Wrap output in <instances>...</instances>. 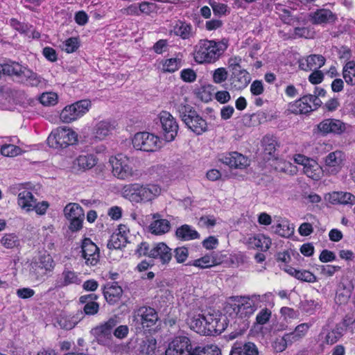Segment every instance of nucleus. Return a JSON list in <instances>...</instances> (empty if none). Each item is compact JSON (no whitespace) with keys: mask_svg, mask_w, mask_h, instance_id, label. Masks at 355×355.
Returning a JSON list of instances; mask_svg holds the SVG:
<instances>
[{"mask_svg":"<svg viewBox=\"0 0 355 355\" xmlns=\"http://www.w3.org/2000/svg\"><path fill=\"white\" fill-rule=\"evenodd\" d=\"M64 216L70 220L69 229L73 231H78L83 227L84 212L82 207L77 203H69L64 208Z\"/></svg>","mask_w":355,"mask_h":355,"instance_id":"4468645a","label":"nucleus"},{"mask_svg":"<svg viewBox=\"0 0 355 355\" xmlns=\"http://www.w3.org/2000/svg\"><path fill=\"white\" fill-rule=\"evenodd\" d=\"M220 160L234 168H244L249 165L248 159L237 152H231L221 155Z\"/></svg>","mask_w":355,"mask_h":355,"instance_id":"4be33fe9","label":"nucleus"},{"mask_svg":"<svg viewBox=\"0 0 355 355\" xmlns=\"http://www.w3.org/2000/svg\"><path fill=\"white\" fill-rule=\"evenodd\" d=\"M91 107V102L88 100L77 101L66 106L60 114V119L63 123H71L85 114Z\"/></svg>","mask_w":355,"mask_h":355,"instance_id":"6e6552de","label":"nucleus"},{"mask_svg":"<svg viewBox=\"0 0 355 355\" xmlns=\"http://www.w3.org/2000/svg\"><path fill=\"white\" fill-rule=\"evenodd\" d=\"M150 257L159 259L165 263L171 259L172 254L171 249L165 243H159L150 250Z\"/></svg>","mask_w":355,"mask_h":355,"instance_id":"a878e982","label":"nucleus"},{"mask_svg":"<svg viewBox=\"0 0 355 355\" xmlns=\"http://www.w3.org/2000/svg\"><path fill=\"white\" fill-rule=\"evenodd\" d=\"M2 69H3V74H7L9 76H16L19 78L22 76V71L24 69V67L21 66L17 62H11L5 64H1Z\"/></svg>","mask_w":355,"mask_h":355,"instance_id":"a18cd8bd","label":"nucleus"},{"mask_svg":"<svg viewBox=\"0 0 355 355\" xmlns=\"http://www.w3.org/2000/svg\"><path fill=\"white\" fill-rule=\"evenodd\" d=\"M288 110L295 114H307L313 111V106L306 105L302 97L299 100L290 103Z\"/></svg>","mask_w":355,"mask_h":355,"instance_id":"a19ab883","label":"nucleus"},{"mask_svg":"<svg viewBox=\"0 0 355 355\" xmlns=\"http://www.w3.org/2000/svg\"><path fill=\"white\" fill-rule=\"evenodd\" d=\"M329 199L332 203L354 205L355 196L349 192L337 191L330 194Z\"/></svg>","mask_w":355,"mask_h":355,"instance_id":"c9c22d12","label":"nucleus"},{"mask_svg":"<svg viewBox=\"0 0 355 355\" xmlns=\"http://www.w3.org/2000/svg\"><path fill=\"white\" fill-rule=\"evenodd\" d=\"M344 324H337L334 329L329 331L325 336L324 342L327 345L336 343L343 335L345 329Z\"/></svg>","mask_w":355,"mask_h":355,"instance_id":"c03bdc74","label":"nucleus"},{"mask_svg":"<svg viewBox=\"0 0 355 355\" xmlns=\"http://www.w3.org/2000/svg\"><path fill=\"white\" fill-rule=\"evenodd\" d=\"M36 201L37 200L33 193L28 190L23 189L18 193L17 204L22 209L26 211L33 210Z\"/></svg>","mask_w":355,"mask_h":355,"instance_id":"cd10ccee","label":"nucleus"},{"mask_svg":"<svg viewBox=\"0 0 355 355\" xmlns=\"http://www.w3.org/2000/svg\"><path fill=\"white\" fill-rule=\"evenodd\" d=\"M9 25L15 31H18L21 34L28 35L30 32L31 26L28 24H25L19 21L15 18H11L8 22Z\"/></svg>","mask_w":355,"mask_h":355,"instance_id":"5fc2aeb1","label":"nucleus"},{"mask_svg":"<svg viewBox=\"0 0 355 355\" xmlns=\"http://www.w3.org/2000/svg\"><path fill=\"white\" fill-rule=\"evenodd\" d=\"M293 343V341L291 338V336L286 334L283 337L279 339H277L273 344V347L277 352H284L288 345Z\"/></svg>","mask_w":355,"mask_h":355,"instance_id":"864d4df0","label":"nucleus"},{"mask_svg":"<svg viewBox=\"0 0 355 355\" xmlns=\"http://www.w3.org/2000/svg\"><path fill=\"white\" fill-rule=\"evenodd\" d=\"M271 315V311L267 308H264L257 313L256 316V322L261 325L265 324L269 321Z\"/></svg>","mask_w":355,"mask_h":355,"instance_id":"e2e57ef3","label":"nucleus"},{"mask_svg":"<svg viewBox=\"0 0 355 355\" xmlns=\"http://www.w3.org/2000/svg\"><path fill=\"white\" fill-rule=\"evenodd\" d=\"M310 327L311 324L309 323H302L295 327L294 331L288 334L291 336V338L295 343L305 336Z\"/></svg>","mask_w":355,"mask_h":355,"instance_id":"09e8293b","label":"nucleus"},{"mask_svg":"<svg viewBox=\"0 0 355 355\" xmlns=\"http://www.w3.org/2000/svg\"><path fill=\"white\" fill-rule=\"evenodd\" d=\"M122 288L117 285L105 288L103 294L106 301L110 304L116 303L122 295Z\"/></svg>","mask_w":355,"mask_h":355,"instance_id":"ea45409f","label":"nucleus"},{"mask_svg":"<svg viewBox=\"0 0 355 355\" xmlns=\"http://www.w3.org/2000/svg\"><path fill=\"white\" fill-rule=\"evenodd\" d=\"M112 168V174L114 177L122 180L137 179L138 171L134 169L131 159L123 154H118L111 157L109 159Z\"/></svg>","mask_w":355,"mask_h":355,"instance_id":"423d86ee","label":"nucleus"},{"mask_svg":"<svg viewBox=\"0 0 355 355\" xmlns=\"http://www.w3.org/2000/svg\"><path fill=\"white\" fill-rule=\"evenodd\" d=\"M133 318L143 328H150L155 326L158 320V315L155 310L147 306H141L135 311Z\"/></svg>","mask_w":355,"mask_h":355,"instance_id":"2eb2a0df","label":"nucleus"},{"mask_svg":"<svg viewBox=\"0 0 355 355\" xmlns=\"http://www.w3.org/2000/svg\"><path fill=\"white\" fill-rule=\"evenodd\" d=\"M229 46L227 39L220 40L203 39L198 41L193 50V58L198 64L216 62Z\"/></svg>","mask_w":355,"mask_h":355,"instance_id":"7ed1b4c3","label":"nucleus"},{"mask_svg":"<svg viewBox=\"0 0 355 355\" xmlns=\"http://www.w3.org/2000/svg\"><path fill=\"white\" fill-rule=\"evenodd\" d=\"M272 229L275 234L282 237H289L294 233V227L287 220L282 219L276 225H273Z\"/></svg>","mask_w":355,"mask_h":355,"instance_id":"4c0bfd02","label":"nucleus"},{"mask_svg":"<svg viewBox=\"0 0 355 355\" xmlns=\"http://www.w3.org/2000/svg\"><path fill=\"white\" fill-rule=\"evenodd\" d=\"M345 124L335 119H327L319 123L313 132L315 134L327 135L329 133L341 134L345 130Z\"/></svg>","mask_w":355,"mask_h":355,"instance_id":"f3484780","label":"nucleus"},{"mask_svg":"<svg viewBox=\"0 0 355 355\" xmlns=\"http://www.w3.org/2000/svg\"><path fill=\"white\" fill-rule=\"evenodd\" d=\"M189 255L188 249L185 247L177 248L175 250V258L178 263H183Z\"/></svg>","mask_w":355,"mask_h":355,"instance_id":"774afa93","label":"nucleus"},{"mask_svg":"<svg viewBox=\"0 0 355 355\" xmlns=\"http://www.w3.org/2000/svg\"><path fill=\"white\" fill-rule=\"evenodd\" d=\"M159 119L165 140H174L178 131V124L175 119L168 112L162 111L159 114Z\"/></svg>","mask_w":355,"mask_h":355,"instance_id":"dca6fc26","label":"nucleus"},{"mask_svg":"<svg viewBox=\"0 0 355 355\" xmlns=\"http://www.w3.org/2000/svg\"><path fill=\"white\" fill-rule=\"evenodd\" d=\"M119 321L116 316L110 318L107 322L96 327L92 330L98 343L103 345H110L112 343V332Z\"/></svg>","mask_w":355,"mask_h":355,"instance_id":"f8f14e48","label":"nucleus"},{"mask_svg":"<svg viewBox=\"0 0 355 355\" xmlns=\"http://www.w3.org/2000/svg\"><path fill=\"white\" fill-rule=\"evenodd\" d=\"M176 111L186 126L196 135H202L208 130L207 121L190 105L180 103L175 105Z\"/></svg>","mask_w":355,"mask_h":355,"instance_id":"39448f33","label":"nucleus"},{"mask_svg":"<svg viewBox=\"0 0 355 355\" xmlns=\"http://www.w3.org/2000/svg\"><path fill=\"white\" fill-rule=\"evenodd\" d=\"M285 271L290 275L295 277L302 282L313 283L317 281V277L311 272L306 270H297L293 267L288 266Z\"/></svg>","mask_w":355,"mask_h":355,"instance_id":"7c9ffc66","label":"nucleus"},{"mask_svg":"<svg viewBox=\"0 0 355 355\" xmlns=\"http://www.w3.org/2000/svg\"><path fill=\"white\" fill-rule=\"evenodd\" d=\"M352 288L343 285L340 286L336 295V302L342 304L347 302L352 295Z\"/></svg>","mask_w":355,"mask_h":355,"instance_id":"8fccbe9b","label":"nucleus"},{"mask_svg":"<svg viewBox=\"0 0 355 355\" xmlns=\"http://www.w3.org/2000/svg\"><path fill=\"white\" fill-rule=\"evenodd\" d=\"M250 80V75L245 69L232 73L230 78V86L235 90H241L245 88Z\"/></svg>","mask_w":355,"mask_h":355,"instance_id":"5701e85b","label":"nucleus"},{"mask_svg":"<svg viewBox=\"0 0 355 355\" xmlns=\"http://www.w3.org/2000/svg\"><path fill=\"white\" fill-rule=\"evenodd\" d=\"M325 63V59L320 55H311L300 60V67L304 71H311L321 68Z\"/></svg>","mask_w":355,"mask_h":355,"instance_id":"b1692460","label":"nucleus"},{"mask_svg":"<svg viewBox=\"0 0 355 355\" xmlns=\"http://www.w3.org/2000/svg\"><path fill=\"white\" fill-rule=\"evenodd\" d=\"M21 81L32 87H38L42 83V78L31 70L24 67L22 76L19 77Z\"/></svg>","mask_w":355,"mask_h":355,"instance_id":"58836bf2","label":"nucleus"},{"mask_svg":"<svg viewBox=\"0 0 355 355\" xmlns=\"http://www.w3.org/2000/svg\"><path fill=\"white\" fill-rule=\"evenodd\" d=\"M175 234L179 239L183 241H190L200 238L198 232L188 225H183L178 227Z\"/></svg>","mask_w":355,"mask_h":355,"instance_id":"f704fd0d","label":"nucleus"},{"mask_svg":"<svg viewBox=\"0 0 355 355\" xmlns=\"http://www.w3.org/2000/svg\"><path fill=\"white\" fill-rule=\"evenodd\" d=\"M155 220L150 224V229L153 234L161 235L168 232L170 230V223L166 219L157 218V216L154 215Z\"/></svg>","mask_w":355,"mask_h":355,"instance_id":"e433bc0d","label":"nucleus"},{"mask_svg":"<svg viewBox=\"0 0 355 355\" xmlns=\"http://www.w3.org/2000/svg\"><path fill=\"white\" fill-rule=\"evenodd\" d=\"M227 71L223 67H220L214 71L213 80L215 83L219 84L224 82L227 78Z\"/></svg>","mask_w":355,"mask_h":355,"instance_id":"69168bd1","label":"nucleus"},{"mask_svg":"<svg viewBox=\"0 0 355 355\" xmlns=\"http://www.w3.org/2000/svg\"><path fill=\"white\" fill-rule=\"evenodd\" d=\"M310 21L313 24L334 22L336 19L335 14L328 9H319L309 14Z\"/></svg>","mask_w":355,"mask_h":355,"instance_id":"393cba45","label":"nucleus"},{"mask_svg":"<svg viewBox=\"0 0 355 355\" xmlns=\"http://www.w3.org/2000/svg\"><path fill=\"white\" fill-rule=\"evenodd\" d=\"M40 101L45 106L55 105L58 103V95L54 92L43 93L40 97Z\"/></svg>","mask_w":355,"mask_h":355,"instance_id":"13d9d810","label":"nucleus"},{"mask_svg":"<svg viewBox=\"0 0 355 355\" xmlns=\"http://www.w3.org/2000/svg\"><path fill=\"white\" fill-rule=\"evenodd\" d=\"M3 246L6 248H12L19 244V239L15 234H6L0 241Z\"/></svg>","mask_w":355,"mask_h":355,"instance_id":"4d7b16f0","label":"nucleus"},{"mask_svg":"<svg viewBox=\"0 0 355 355\" xmlns=\"http://www.w3.org/2000/svg\"><path fill=\"white\" fill-rule=\"evenodd\" d=\"M159 138L147 132H137L132 139L133 147L137 150L153 152L160 146Z\"/></svg>","mask_w":355,"mask_h":355,"instance_id":"9d476101","label":"nucleus"},{"mask_svg":"<svg viewBox=\"0 0 355 355\" xmlns=\"http://www.w3.org/2000/svg\"><path fill=\"white\" fill-rule=\"evenodd\" d=\"M128 242V238L113 233L107 242V246L110 250H117L125 247Z\"/></svg>","mask_w":355,"mask_h":355,"instance_id":"49530a36","label":"nucleus"},{"mask_svg":"<svg viewBox=\"0 0 355 355\" xmlns=\"http://www.w3.org/2000/svg\"><path fill=\"white\" fill-rule=\"evenodd\" d=\"M262 144L264 153L270 156H274L277 146L276 139L272 136H266L263 138Z\"/></svg>","mask_w":355,"mask_h":355,"instance_id":"3c124183","label":"nucleus"},{"mask_svg":"<svg viewBox=\"0 0 355 355\" xmlns=\"http://www.w3.org/2000/svg\"><path fill=\"white\" fill-rule=\"evenodd\" d=\"M230 355H259V351L256 345L252 342L235 343Z\"/></svg>","mask_w":355,"mask_h":355,"instance_id":"c85d7f7f","label":"nucleus"},{"mask_svg":"<svg viewBox=\"0 0 355 355\" xmlns=\"http://www.w3.org/2000/svg\"><path fill=\"white\" fill-rule=\"evenodd\" d=\"M183 55L178 53L175 58L162 61V69L164 72L173 73L178 70L182 65Z\"/></svg>","mask_w":355,"mask_h":355,"instance_id":"72a5a7b5","label":"nucleus"},{"mask_svg":"<svg viewBox=\"0 0 355 355\" xmlns=\"http://www.w3.org/2000/svg\"><path fill=\"white\" fill-rule=\"evenodd\" d=\"M81 280L77 272L69 268H64L57 281L59 287H64L70 284H79Z\"/></svg>","mask_w":355,"mask_h":355,"instance_id":"bb28decb","label":"nucleus"},{"mask_svg":"<svg viewBox=\"0 0 355 355\" xmlns=\"http://www.w3.org/2000/svg\"><path fill=\"white\" fill-rule=\"evenodd\" d=\"M157 341L153 337L131 340L127 345V352L130 355H155Z\"/></svg>","mask_w":355,"mask_h":355,"instance_id":"1a4fd4ad","label":"nucleus"},{"mask_svg":"<svg viewBox=\"0 0 355 355\" xmlns=\"http://www.w3.org/2000/svg\"><path fill=\"white\" fill-rule=\"evenodd\" d=\"M209 5L211 6L214 15H226L230 12V9L227 5L216 2L215 1H209Z\"/></svg>","mask_w":355,"mask_h":355,"instance_id":"6e6d98bb","label":"nucleus"},{"mask_svg":"<svg viewBox=\"0 0 355 355\" xmlns=\"http://www.w3.org/2000/svg\"><path fill=\"white\" fill-rule=\"evenodd\" d=\"M169 34L187 40L193 37V31L191 24L181 20H175L170 25Z\"/></svg>","mask_w":355,"mask_h":355,"instance_id":"412c9836","label":"nucleus"},{"mask_svg":"<svg viewBox=\"0 0 355 355\" xmlns=\"http://www.w3.org/2000/svg\"><path fill=\"white\" fill-rule=\"evenodd\" d=\"M36 264L39 268L44 270V271L42 272L43 275H45L47 271H51L54 268L53 259L49 254L41 256Z\"/></svg>","mask_w":355,"mask_h":355,"instance_id":"de8ad7c7","label":"nucleus"},{"mask_svg":"<svg viewBox=\"0 0 355 355\" xmlns=\"http://www.w3.org/2000/svg\"><path fill=\"white\" fill-rule=\"evenodd\" d=\"M149 175L154 179L164 180L168 178V168L163 164H156L148 168Z\"/></svg>","mask_w":355,"mask_h":355,"instance_id":"79ce46f5","label":"nucleus"},{"mask_svg":"<svg viewBox=\"0 0 355 355\" xmlns=\"http://www.w3.org/2000/svg\"><path fill=\"white\" fill-rule=\"evenodd\" d=\"M97 299V295L94 294H89L82 295L80 297V302L85 304L83 310L86 315H95L98 313L99 305L97 302H94Z\"/></svg>","mask_w":355,"mask_h":355,"instance_id":"c756f323","label":"nucleus"},{"mask_svg":"<svg viewBox=\"0 0 355 355\" xmlns=\"http://www.w3.org/2000/svg\"><path fill=\"white\" fill-rule=\"evenodd\" d=\"M162 188L157 184H130L123 189V196L132 202L146 203L157 198Z\"/></svg>","mask_w":355,"mask_h":355,"instance_id":"20e7f679","label":"nucleus"},{"mask_svg":"<svg viewBox=\"0 0 355 355\" xmlns=\"http://www.w3.org/2000/svg\"><path fill=\"white\" fill-rule=\"evenodd\" d=\"M343 77L348 85H355V61L350 60L345 63L343 69Z\"/></svg>","mask_w":355,"mask_h":355,"instance_id":"37998d69","label":"nucleus"},{"mask_svg":"<svg viewBox=\"0 0 355 355\" xmlns=\"http://www.w3.org/2000/svg\"><path fill=\"white\" fill-rule=\"evenodd\" d=\"M198 349L192 352L190 340L187 336L175 337L168 345L165 355H197Z\"/></svg>","mask_w":355,"mask_h":355,"instance_id":"ddd939ff","label":"nucleus"},{"mask_svg":"<svg viewBox=\"0 0 355 355\" xmlns=\"http://www.w3.org/2000/svg\"><path fill=\"white\" fill-rule=\"evenodd\" d=\"M191 266L200 268H208L216 265L215 260L209 255H205L200 259H196L189 263Z\"/></svg>","mask_w":355,"mask_h":355,"instance_id":"603ef678","label":"nucleus"},{"mask_svg":"<svg viewBox=\"0 0 355 355\" xmlns=\"http://www.w3.org/2000/svg\"><path fill=\"white\" fill-rule=\"evenodd\" d=\"M181 78L187 83H193L196 79V73L191 69H184L180 73Z\"/></svg>","mask_w":355,"mask_h":355,"instance_id":"338daca9","label":"nucleus"},{"mask_svg":"<svg viewBox=\"0 0 355 355\" xmlns=\"http://www.w3.org/2000/svg\"><path fill=\"white\" fill-rule=\"evenodd\" d=\"M97 162L98 159L93 154L80 155L73 160L71 168L75 172H83L92 168Z\"/></svg>","mask_w":355,"mask_h":355,"instance_id":"aec40b11","label":"nucleus"},{"mask_svg":"<svg viewBox=\"0 0 355 355\" xmlns=\"http://www.w3.org/2000/svg\"><path fill=\"white\" fill-rule=\"evenodd\" d=\"M271 300V293L263 295L234 296L226 303L224 309L225 313L230 317L245 319L252 315L259 306H261V303H267Z\"/></svg>","mask_w":355,"mask_h":355,"instance_id":"f257e3e1","label":"nucleus"},{"mask_svg":"<svg viewBox=\"0 0 355 355\" xmlns=\"http://www.w3.org/2000/svg\"><path fill=\"white\" fill-rule=\"evenodd\" d=\"M248 243L252 248H260L261 250L266 251L270 248L272 241L270 237L259 234L250 237Z\"/></svg>","mask_w":355,"mask_h":355,"instance_id":"2f4dec72","label":"nucleus"},{"mask_svg":"<svg viewBox=\"0 0 355 355\" xmlns=\"http://www.w3.org/2000/svg\"><path fill=\"white\" fill-rule=\"evenodd\" d=\"M275 10L284 23L290 24L292 21L293 18L289 10L284 8L282 5H277Z\"/></svg>","mask_w":355,"mask_h":355,"instance_id":"680f3d73","label":"nucleus"},{"mask_svg":"<svg viewBox=\"0 0 355 355\" xmlns=\"http://www.w3.org/2000/svg\"><path fill=\"white\" fill-rule=\"evenodd\" d=\"M114 128V125L110 122L102 121L96 125L93 134L96 139L103 140L112 132Z\"/></svg>","mask_w":355,"mask_h":355,"instance_id":"473e14b6","label":"nucleus"},{"mask_svg":"<svg viewBox=\"0 0 355 355\" xmlns=\"http://www.w3.org/2000/svg\"><path fill=\"white\" fill-rule=\"evenodd\" d=\"M1 153L6 157H15L21 153V148L13 144H6L1 146Z\"/></svg>","mask_w":355,"mask_h":355,"instance_id":"052dcab7","label":"nucleus"},{"mask_svg":"<svg viewBox=\"0 0 355 355\" xmlns=\"http://www.w3.org/2000/svg\"><path fill=\"white\" fill-rule=\"evenodd\" d=\"M78 47L79 42L76 37H70L66 40L62 45V49L68 53L76 51Z\"/></svg>","mask_w":355,"mask_h":355,"instance_id":"bf43d9fd","label":"nucleus"},{"mask_svg":"<svg viewBox=\"0 0 355 355\" xmlns=\"http://www.w3.org/2000/svg\"><path fill=\"white\" fill-rule=\"evenodd\" d=\"M82 257L88 266H96L99 261V250L96 245L90 239H83L81 245Z\"/></svg>","mask_w":355,"mask_h":355,"instance_id":"6ab92c4d","label":"nucleus"},{"mask_svg":"<svg viewBox=\"0 0 355 355\" xmlns=\"http://www.w3.org/2000/svg\"><path fill=\"white\" fill-rule=\"evenodd\" d=\"M187 323L191 329L202 335L220 334L227 327V317L219 313L204 315L191 312Z\"/></svg>","mask_w":355,"mask_h":355,"instance_id":"f03ea898","label":"nucleus"},{"mask_svg":"<svg viewBox=\"0 0 355 355\" xmlns=\"http://www.w3.org/2000/svg\"><path fill=\"white\" fill-rule=\"evenodd\" d=\"M294 162L302 165L304 173L313 180H320L323 174L324 170L313 159L297 154L294 156Z\"/></svg>","mask_w":355,"mask_h":355,"instance_id":"9b49d317","label":"nucleus"},{"mask_svg":"<svg viewBox=\"0 0 355 355\" xmlns=\"http://www.w3.org/2000/svg\"><path fill=\"white\" fill-rule=\"evenodd\" d=\"M344 159V153L340 150L329 153L324 158V172L330 175L338 173L343 166Z\"/></svg>","mask_w":355,"mask_h":355,"instance_id":"a211bd4d","label":"nucleus"},{"mask_svg":"<svg viewBox=\"0 0 355 355\" xmlns=\"http://www.w3.org/2000/svg\"><path fill=\"white\" fill-rule=\"evenodd\" d=\"M78 141L77 133L71 128H58L47 139L48 145L53 148H65Z\"/></svg>","mask_w":355,"mask_h":355,"instance_id":"0eeeda50","label":"nucleus"},{"mask_svg":"<svg viewBox=\"0 0 355 355\" xmlns=\"http://www.w3.org/2000/svg\"><path fill=\"white\" fill-rule=\"evenodd\" d=\"M241 62L242 58L240 56H232L230 58L227 62V65L231 73L243 70L241 67Z\"/></svg>","mask_w":355,"mask_h":355,"instance_id":"0e129e2a","label":"nucleus"}]
</instances>
